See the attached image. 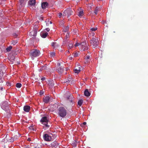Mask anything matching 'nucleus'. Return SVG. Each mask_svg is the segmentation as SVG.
<instances>
[{
    "label": "nucleus",
    "instance_id": "obj_1",
    "mask_svg": "<svg viewBox=\"0 0 148 148\" xmlns=\"http://www.w3.org/2000/svg\"><path fill=\"white\" fill-rule=\"evenodd\" d=\"M57 111L59 115L61 117L64 118L66 115L67 111L64 107L62 106L58 107Z\"/></svg>",
    "mask_w": 148,
    "mask_h": 148
},
{
    "label": "nucleus",
    "instance_id": "obj_2",
    "mask_svg": "<svg viewBox=\"0 0 148 148\" xmlns=\"http://www.w3.org/2000/svg\"><path fill=\"white\" fill-rule=\"evenodd\" d=\"M40 54V51L37 49L33 50L31 51L30 56L32 59L34 60L35 57L38 56Z\"/></svg>",
    "mask_w": 148,
    "mask_h": 148
},
{
    "label": "nucleus",
    "instance_id": "obj_3",
    "mask_svg": "<svg viewBox=\"0 0 148 148\" xmlns=\"http://www.w3.org/2000/svg\"><path fill=\"white\" fill-rule=\"evenodd\" d=\"M90 41V43L91 45H92L93 48H95L97 47L99 43L97 38H92V39Z\"/></svg>",
    "mask_w": 148,
    "mask_h": 148
},
{
    "label": "nucleus",
    "instance_id": "obj_4",
    "mask_svg": "<svg viewBox=\"0 0 148 148\" xmlns=\"http://www.w3.org/2000/svg\"><path fill=\"white\" fill-rule=\"evenodd\" d=\"M73 12L71 10V9L70 8H67L66 10H64L63 12V16H68V17L72 14Z\"/></svg>",
    "mask_w": 148,
    "mask_h": 148
},
{
    "label": "nucleus",
    "instance_id": "obj_5",
    "mask_svg": "<svg viewBox=\"0 0 148 148\" xmlns=\"http://www.w3.org/2000/svg\"><path fill=\"white\" fill-rule=\"evenodd\" d=\"M40 122L43 124L45 125L46 127H49V126L48 125V120L47 117H43L40 120Z\"/></svg>",
    "mask_w": 148,
    "mask_h": 148
},
{
    "label": "nucleus",
    "instance_id": "obj_6",
    "mask_svg": "<svg viewBox=\"0 0 148 148\" xmlns=\"http://www.w3.org/2000/svg\"><path fill=\"white\" fill-rule=\"evenodd\" d=\"M64 68L61 65H57L56 70L59 73H62L64 71Z\"/></svg>",
    "mask_w": 148,
    "mask_h": 148
},
{
    "label": "nucleus",
    "instance_id": "obj_7",
    "mask_svg": "<svg viewBox=\"0 0 148 148\" xmlns=\"http://www.w3.org/2000/svg\"><path fill=\"white\" fill-rule=\"evenodd\" d=\"M84 63L85 64H89L90 63V56H86L85 58Z\"/></svg>",
    "mask_w": 148,
    "mask_h": 148
},
{
    "label": "nucleus",
    "instance_id": "obj_8",
    "mask_svg": "<svg viewBox=\"0 0 148 148\" xmlns=\"http://www.w3.org/2000/svg\"><path fill=\"white\" fill-rule=\"evenodd\" d=\"M43 138L44 140L46 141H51L52 139L51 136L47 134H45L44 135Z\"/></svg>",
    "mask_w": 148,
    "mask_h": 148
},
{
    "label": "nucleus",
    "instance_id": "obj_9",
    "mask_svg": "<svg viewBox=\"0 0 148 148\" xmlns=\"http://www.w3.org/2000/svg\"><path fill=\"white\" fill-rule=\"evenodd\" d=\"M81 65H77L75 66L74 69L75 73H78L81 71Z\"/></svg>",
    "mask_w": 148,
    "mask_h": 148
},
{
    "label": "nucleus",
    "instance_id": "obj_10",
    "mask_svg": "<svg viewBox=\"0 0 148 148\" xmlns=\"http://www.w3.org/2000/svg\"><path fill=\"white\" fill-rule=\"evenodd\" d=\"M37 33V31L36 29H34L30 32L29 33V35L31 36H33L34 37H35Z\"/></svg>",
    "mask_w": 148,
    "mask_h": 148
},
{
    "label": "nucleus",
    "instance_id": "obj_11",
    "mask_svg": "<svg viewBox=\"0 0 148 148\" xmlns=\"http://www.w3.org/2000/svg\"><path fill=\"white\" fill-rule=\"evenodd\" d=\"M66 83H67L69 84H72L74 82V81L73 80V78L69 76V77L66 80Z\"/></svg>",
    "mask_w": 148,
    "mask_h": 148
},
{
    "label": "nucleus",
    "instance_id": "obj_12",
    "mask_svg": "<svg viewBox=\"0 0 148 148\" xmlns=\"http://www.w3.org/2000/svg\"><path fill=\"white\" fill-rule=\"evenodd\" d=\"M68 96L69 97H67V99L69 100L71 105H73V101L72 100V99L73 98V95L69 93Z\"/></svg>",
    "mask_w": 148,
    "mask_h": 148
},
{
    "label": "nucleus",
    "instance_id": "obj_13",
    "mask_svg": "<svg viewBox=\"0 0 148 148\" xmlns=\"http://www.w3.org/2000/svg\"><path fill=\"white\" fill-rule=\"evenodd\" d=\"M36 0H30L29 2V6H32L35 5Z\"/></svg>",
    "mask_w": 148,
    "mask_h": 148
},
{
    "label": "nucleus",
    "instance_id": "obj_14",
    "mask_svg": "<svg viewBox=\"0 0 148 148\" xmlns=\"http://www.w3.org/2000/svg\"><path fill=\"white\" fill-rule=\"evenodd\" d=\"M30 109V107L29 106H25L23 107V110L26 112H29Z\"/></svg>",
    "mask_w": 148,
    "mask_h": 148
},
{
    "label": "nucleus",
    "instance_id": "obj_15",
    "mask_svg": "<svg viewBox=\"0 0 148 148\" xmlns=\"http://www.w3.org/2000/svg\"><path fill=\"white\" fill-rule=\"evenodd\" d=\"M48 3L47 2H44L42 3L41 7L43 9H45L48 6Z\"/></svg>",
    "mask_w": 148,
    "mask_h": 148
},
{
    "label": "nucleus",
    "instance_id": "obj_16",
    "mask_svg": "<svg viewBox=\"0 0 148 148\" xmlns=\"http://www.w3.org/2000/svg\"><path fill=\"white\" fill-rule=\"evenodd\" d=\"M50 97L49 96H46L43 98V101L45 103H48Z\"/></svg>",
    "mask_w": 148,
    "mask_h": 148
},
{
    "label": "nucleus",
    "instance_id": "obj_17",
    "mask_svg": "<svg viewBox=\"0 0 148 148\" xmlns=\"http://www.w3.org/2000/svg\"><path fill=\"white\" fill-rule=\"evenodd\" d=\"M2 105L4 107V108L5 107L6 108H7V109H9V105L7 102L5 101L3 103Z\"/></svg>",
    "mask_w": 148,
    "mask_h": 148
},
{
    "label": "nucleus",
    "instance_id": "obj_18",
    "mask_svg": "<svg viewBox=\"0 0 148 148\" xmlns=\"http://www.w3.org/2000/svg\"><path fill=\"white\" fill-rule=\"evenodd\" d=\"M3 69V67H0V83L2 82V80L1 79V77L3 75V72L2 69Z\"/></svg>",
    "mask_w": 148,
    "mask_h": 148
},
{
    "label": "nucleus",
    "instance_id": "obj_19",
    "mask_svg": "<svg viewBox=\"0 0 148 148\" xmlns=\"http://www.w3.org/2000/svg\"><path fill=\"white\" fill-rule=\"evenodd\" d=\"M84 95L87 97L89 96L90 95V93L88 91L87 89H86L84 92Z\"/></svg>",
    "mask_w": 148,
    "mask_h": 148
},
{
    "label": "nucleus",
    "instance_id": "obj_20",
    "mask_svg": "<svg viewBox=\"0 0 148 148\" xmlns=\"http://www.w3.org/2000/svg\"><path fill=\"white\" fill-rule=\"evenodd\" d=\"M51 45L53 48L57 47L59 46V45L56 42H53L51 44Z\"/></svg>",
    "mask_w": 148,
    "mask_h": 148
},
{
    "label": "nucleus",
    "instance_id": "obj_21",
    "mask_svg": "<svg viewBox=\"0 0 148 148\" xmlns=\"http://www.w3.org/2000/svg\"><path fill=\"white\" fill-rule=\"evenodd\" d=\"M51 145L52 147L56 148L58 146V143L56 142H54L51 143Z\"/></svg>",
    "mask_w": 148,
    "mask_h": 148
},
{
    "label": "nucleus",
    "instance_id": "obj_22",
    "mask_svg": "<svg viewBox=\"0 0 148 148\" xmlns=\"http://www.w3.org/2000/svg\"><path fill=\"white\" fill-rule=\"evenodd\" d=\"M48 84L50 86H52L54 85V83H53V80H50L48 81Z\"/></svg>",
    "mask_w": 148,
    "mask_h": 148
},
{
    "label": "nucleus",
    "instance_id": "obj_23",
    "mask_svg": "<svg viewBox=\"0 0 148 148\" xmlns=\"http://www.w3.org/2000/svg\"><path fill=\"white\" fill-rule=\"evenodd\" d=\"M79 54V52H75L73 53V55L74 57H76L78 56Z\"/></svg>",
    "mask_w": 148,
    "mask_h": 148
},
{
    "label": "nucleus",
    "instance_id": "obj_24",
    "mask_svg": "<svg viewBox=\"0 0 148 148\" xmlns=\"http://www.w3.org/2000/svg\"><path fill=\"white\" fill-rule=\"evenodd\" d=\"M82 49L83 50V51H86L88 50V48L87 46V45H86L84 46H83L82 47Z\"/></svg>",
    "mask_w": 148,
    "mask_h": 148
},
{
    "label": "nucleus",
    "instance_id": "obj_25",
    "mask_svg": "<svg viewBox=\"0 0 148 148\" xmlns=\"http://www.w3.org/2000/svg\"><path fill=\"white\" fill-rule=\"evenodd\" d=\"M48 34V33L46 32L45 33H43L42 34H41V37H42V38H45L47 36Z\"/></svg>",
    "mask_w": 148,
    "mask_h": 148
},
{
    "label": "nucleus",
    "instance_id": "obj_26",
    "mask_svg": "<svg viewBox=\"0 0 148 148\" xmlns=\"http://www.w3.org/2000/svg\"><path fill=\"white\" fill-rule=\"evenodd\" d=\"M83 15V10L80 11L79 12L78 14V16L79 17H82V16Z\"/></svg>",
    "mask_w": 148,
    "mask_h": 148
},
{
    "label": "nucleus",
    "instance_id": "obj_27",
    "mask_svg": "<svg viewBox=\"0 0 148 148\" xmlns=\"http://www.w3.org/2000/svg\"><path fill=\"white\" fill-rule=\"evenodd\" d=\"M83 103V100H79L78 102V104L80 106H81Z\"/></svg>",
    "mask_w": 148,
    "mask_h": 148
},
{
    "label": "nucleus",
    "instance_id": "obj_28",
    "mask_svg": "<svg viewBox=\"0 0 148 148\" xmlns=\"http://www.w3.org/2000/svg\"><path fill=\"white\" fill-rule=\"evenodd\" d=\"M100 9L98 8L97 7L95 9V10L94 11V13L96 14H97L98 13V12L99 11Z\"/></svg>",
    "mask_w": 148,
    "mask_h": 148
},
{
    "label": "nucleus",
    "instance_id": "obj_29",
    "mask_svg": "<svg viewBox=\"0 0 148 148\" xmlns=\"http://www.w3.org/2000/svg\"><path fill=\"white\" fill-rule=\"evenodd\" d=\"M69 27L68 26H66L64 28L63 30L64 32H66L69 30Z\"/></svg>",
    "mask_w": 148,
    "mask_h": 148
},
{
    "label": "nucleus",
    "instance_id": "obj_30",
    "mask_svg": "<svg viewBox=\"0 0 148 148\" xmlns=\"http://www.w3.org/2000/svg\"><path fill=\"white\" fill-rule=\"evenodd\" d=\"M12 47L11 46H10L8 47H7L6 49V50L7 52H9L10 51L11 49H12Z\"/></svg>",
    "mask_w": 148,
    "mask_h": 148
},
{
    "label": "nucleus",
    "instance_id": "obj_31",
    "mask_svg": "<svg viewBox=\"0 0 148 148\" xmlns=\"http://www.w3.org/2000/svg\"><path fill=\"white\" fill-rule=\"evenodd\" d=\"M22 86L21 84L19 83H17L16 84V86L17 88H20Z\"/></svg>",
    "mask_w": 148,
    "mask_h": 148
},
{
    "label": "nucleus",
    "instance_id": "obj_32",
    "mask_svg": "<svg viewBox=\"0 0 148 148\" xmlns=\"http://www.w3.org/2000/svg\"><path fill=\"white\" fill-rule=\"evenodd\" d=\"M50 56L51 57H54L55 56V53L54 52H51L50 53Z\"/></svg>",
    "mask_w": 148,
    "mask_h": 148
},
{
    "label": "nucleus",
    "instance_id": "obj_33",
    "mask_svg": "<svg viewBox=\"0 0 148 148\" xmlns=\"http://www.w3.org/2000/svg\"><path fill=\"white\" fill-rule=\"evenodd\" d=\"M17 42L18 41L17 40H13L11 41V43L13 45H14L17 43Z\"/></svg>",
    "mask_w": 148,
    "mask_h": 148
},
{
    "label": "nucleus",
    "instance_id": "obj_34",
    "mask_svg": "<svg viewBox=\"0 0 148 148\" xmlns=\"http://www.w3.org/2000/svg\"><path fill=\"white\" fill-rule=\"evenodd\" d=\"M46 68V67L45 65H44V66L42 65V66L41 68L40 69H39V71H41L43 70L44 69H45Z\"/></svg>",
    "mask_w": 148,
    "mask_h": 148
},
{
    "label": "nucleus",
    "instance_id": "obj_35",
    "mask_svg": "<svg viewBox=\"0 0 148 148\" xmlns=\"http://www.w3.org/2000/svg\"><path fill=\"white\" fill-rule=\"evenodd\" d=\"M87 45V43H86V42H83L81 44V45L82 47L85 45Z\"/></svg>",
    "mask_w": 148,
    "mask_h": 148
},
{
    "label": "nucleus",
    "instance_id": "obj_36",
    "mask_svg": "<svg viewBox=\"0 0 148 148\" xmlns=\"http://www.w3.org/2000/svg\"><path fill=\"white\" fill-rule=\"evenodd\" d=\"M14 140L13 137L11 138V139H9V141L11 142H13Z\"/></svg>",
    "mask_w": 148,
    "mask_h": 148
},
{
    "label": "nucleus",
    "instance_id": "obj_37",
    "mask_svg": "<svg viewBox=\"0 0 148 148\" xmlns=\"http://www.w3.org/2000/svg\"><path fill=\"white\" fill-rule=\"evenodd\" d=\"M97 28H92L90 29V30L91 31H94L97 29Z\"/></svg>",
    "mask_w": 148,
    "mask_h": 148
},
{
    "label": "nucleus",
    "instance_id": "obj_38",
    "mask_svg": "<svg viewBox=\"0 0 148 148\" xmlns=\"http://www.w3.org/2000/svg\"><path fill=\"white\" fill-rule=\"evenodd\" d=\"M99 57L101 58L103 57V53L102 52H101L99 54Z\"/></svg>",
    "mask_w": 148,
    "mask_h": 148
},
{
    "label": "nucleus",
    "instance_id": "obj_39",
    "mask_svg": "<svg viewBox=\"0 0 148 148\" xmlns=\"http://www.w3.org/2000/svg\"><path fill=\"white\" fill-rule=\"evenodd\" d=\"M14 138V140H17L18 138V136L17 135H15L14 137H13Z\"/></svg>",
    "mask_w": 148,
    "mask_h": 148
},
{
    "label": "nucleus",
    "instance_id": "obj_40",
    "mask_svg": "<svg viewBox=\"0 0 148 148\" xmlns=\"http://www.w3.org/2000/svg\"><path fill=\"white\" fill-rule=\"evenodd\" d=\"M73 47V44H70L69 45V48L70 49H71Z\"/></svg>",
    "mask_w": 148,
    "mask_h": 148
},
{
    "label": "nucleus",
    "instance_id": "obj_41",
    "mask_svg": "<svg viewBox=\"0 0 148 148\" xmlns=\"http://www.w3.org/2000/svg\"><path fill=\"white\" fill-rule=\"evenodd\" d=\"M81 45V44L78 43H76L75 45V47Z\"/></svg>",
    "mask_w": 148,
    "mask_h": 148
},
{
    "label": "nucleus",
    "instance_id": "obj_42",
    "mask_svg": "<svg viewBox=\"0 0 148 148\" xmlns=\"http://www.w3.org/2000/svg\"><path fill=\"white\" fill-rule=\"evenodd\" d=\"M62 14L61 13H59L58 14V16L59 18H60L61 17V16H62Z\"/></svg>",
    "mask_w": 148,
    "mask_h": 148
},
{
    "label": "nucleus",
    "instance_id": "obj_43",
    "mask_svg": "<svg viewBox=\"0 0 148 148\" xmlns=\"http://www.w3.org/2000/svg\"><path fill=\"white\" fill-rule=\"evenodd\" d=\"M41 79L42 81H44L45 79V77H42Z\"/></svg>",
    "mask_w": 148,
    "mask_h": 148
},
{
    "label": "nucleus",
    "instance_id": "obj_44",
    "mask_svg": "<svg viewBox=\"0 0 148 148\" xmlns=\"http://www.w3.org/2000/svg\"><path fill=\"white\" fill-rule=\"evenodd\" d=\"M66 37L68 38L69 37V33H68V32L67 33V34L66 35Z\"/></svg>",
    "mask_w": 148,
    "mask_h": 148
},
{
    "label": "nucleus",
    "instance_id": "obj_45",
    "mask_svg": "<svg viewBox=\"0 0 148 148\" xmlns=\"http://www.w3.org/2000/svg\"><path fill=\"white\" fill-rule=\"evenodd\" d=\"M45 29L48 32H49L50 30V29L49 28H46Z\"/></svg>",
    "mask_w": 148,
    "mask_h": 148
},
{
    "label": "nucleus",
    "instance_id": "obj_46",
    "mask_svg": "<svg viewBox=\"0 0 148 148\" xmlns=\"http://www.w3.org/2000/svg\"><path fill=\"white\" fill-rule=\"evenodd\" d=\"M43 93H44V92L43 91H42V92L41 91L40 92V95H42L43 94Z\"/></svg>",
    "mask_w": 148,
    "mask_h": 148
},
{
    "label": "nucleus",
    "instance_id": "obj_47",
    "mask_svg": "<svg viewBox=\"0 0 148 148\" xmlns=\"http://www.w3.org/2000/svg\"><path fill=\"white\" fill-rule=\"evenodd\" d=\"M91 34L92 36H94L95 35V34L94 32L91 33Z\"/></svg>",
    "mask_w": 148,
    "mask_h": 148
},
{
    "label": "nucleus",
    "instance_id": "obj_48",
    "mask_svg": "<svg viewBox=\"0 0 148 148\" xmlns=\"http://www.w3.org/2000/svg\"><path fill=\"white\" fill-rule=\"evenodd\" d=\"M86 124V122H84L83 123V124L84 125H85Z\"/></svg>",
    "mask_w": 148,
    "mask_h": 148
},
{
    "label": "nucleus",
    "instance_id": "obj_49",
    "mask_svg": "<svg viewBox=\"0 0 148 148\" xmlns=\"http://www.w3.org/2000/svg\"><path fill=\"white\" fill-rule=\"evenodd\" d=\"M106 23V22L105 21H102V23L103 24H104V23Z\"/></svg>",
    "mask_w": 148,
    "mask_h": 148
},
{
    "label": "nucleus",
    "instance_id": "obj_50",
    "mask_svg": "<svg viewBox=\"0 0 148 148\" xmlns=\"http://www.w3.org/2000/svg\"><path fill=\"white\" fill-rule=\"evenodd\" d=\"M14 59H15V58H14V57L13 56L12 57V59H12V60H14Z\"/></svg>",
    "mask_w": 148,
    "mask_h": 148
},
{
    "label": "nucleus",
    "instance_id": "obj_51",
    "mask_svg": "<svg viewBox=\"0 0 148 148\" xmlns=\"http://www.w3.org/2000/svg\"><path fill=\"white\" fill-rule=\"evenodd\" d=\"M27 140L28 141H30L31 140H30V138H28L27 139Z\"/></svg>",
    "mask_w": 148,
    "mask_h": 148
},
{
    "label": "nucleus",
    "instance_id": "obj_52",
    "mask_svg": "<svg viewBox=\"0 0 148 148\" xmlns=\"http://www.w3.org/2000/svg\"><path fill=\"white\" fill-rule=\"evenodd\" d=\"M69 59L71 60H72V58L71 57H69Z\"/></svg>",
    "mask_w": 148,
    "mask_h": 148
},
{
    "label": "nucleus",
    "instance_id": "obj_53",
    "mask_svg": "<svg viewBox=\"0 0 148 148\" xmlns=\"http://www.w3.org/2000/svg\"><path fill=\"white\" fill-rule=\"evenodd\" d=\"M58 65H60V63H58Z\"/></svg>",
    "mask_w": 148,
    "mask_h": 148
},
{
    "label": "nucleus",
    "instance_id": "obj_54",
    "mask_svg": "<svg viewBox=\"0 0 148 148\" xmlns=\"http://www.w3.org/2000/svg\"><path fill=\"white\" fill-rule=\"evenodd\" d=\"M3 1H5L6 0H2Z\"/></svg>",
    "mask_w": 148,
    "mask_h": 148
},
{
    "label": "nucleus",
    "instance_id": "obj_55",
    "mask_svg": "<svg viewBox=\"0 0 148 148\" xmlns=\"http://www.w3.org/2000/svg\"><path fill=\"white\" fill-rule=\"evenodd\" d=\"M50 23L51 24V23H52V22H51V21H50Z\"/></svg>",
    "mask_w": 148,
    "mask_h": 148
},
{
    "label": "nucleus",
    "instance_id": "obj_56",
    "mask_svg": "<svg viewBox=\"0 0 148 148\" xmlns=\"http://www.w3.org/2000/svg\"><path fill=\"white\" fill-rule=\"evenodd\" d=\"M14 63H11V64H13Z\"/></svg>",
    "mask_w": 148,
    "mask_h": 148
},
{
    "label": "nucleus",
    "instance_id": "obj_57",
    "mask_svg": "<svg viewBox=\"0 0 148 148\" xmlns=\"http://www.w3.org/2000/svg\"><path fill=\"white\" fill-rule=\"evenodd\" d=\"M98 0L100 1H101V0Z\"/></svg>",
    "mask_w": 148,
    "mask_h": 148
}]
</instances>
